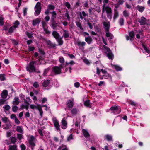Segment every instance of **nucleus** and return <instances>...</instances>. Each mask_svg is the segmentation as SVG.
<instances>
[{
	"mask_svg": "<svg viewBox=\"0 0 150 150\" xmlns=\"http://www.w3.org/2000/svg\"><path fill=\"white\" fill-rule=\"evenodd\" d=\"M103 47L105 51V52L107 54V57L109 59L112 60L114 58V55L110 48L104 45H103Z\"/></svg>",
	"mask_w": 150,
	"mask_h": 150,
	"instance_id": "f257e3e1",
	"label": "nucleus"
},
{
	"mask_svg": "<svg viewBox=\"0 0 150 150\" xmlns=\"http://www.w3.org/2000/svg\"><path fill=\"white\" fill-rule=\"evenodd\" d=\"M36 63L35 61H31L26 67L27 70L30 72H36L35 67L34 66V64Z\"/></svg>",
	"mask_w": 150,
	"mask_h": 150,
	"instance_id": "f03ea898",
	"label": "nucleus"
},
{
	"mask_svg": "<svg viewBox=\"0 0 150 150\" xmlns=\"http://www.w3.org/2000/svg\"><path fill=\"white\" fill-rule=\"evenodd\" d=\"M35 16H38L40 13L41 11V4L40 2H38L37 3L35 7Z\"/></svg>",
	"mask_w": 150,
	"mask_h": 150,
	"instance_id": "7ed1b4c3",
	"label": "nucleus"
},
{
	"mask_svg": "<svg viewBox=\"0 0 150 150\" xmlns=\"http://www.w3.org/2000/svg\"><path fill=\"white\" fill-rule=\"evenodd\" d=\"M42 38V40L46 41V44L50 48H52L56 47V45L55 44L52 43L50 40H47L45 38Z\"/></svg>",
	"mask_w": 150,
	"mask_h": 150,
	"instance_id": "20e7f679",
	"label": "nucleus"
},
{
	"mask_svg": "<svg viewBox=\"0 0 150 150\" xmlns=\"http://www.w3.org/2000/svg\"><path fill=\"white\" fill-rule=\"evenodd\" d=\"M50 23L51 24V27L54 30H57V27H59V26L57 25L55 20H51Z\"/></svg>",
	"mask_w": 150,
	"mask_h": 150,
	"instance_id": "39448f33",
	"label": "nucleus"
},
{
	"mask_svg": "<svg viewBox=\"0 0 150 150\" xmlns=\"http://www.w3.org/2000/svg\"><path fill=\"white\" fill-rule=\"evenodd\" d=\"M138 21L141 25H144L146 23V19L144 17H142L138 19Z\"/></svg>",
	"mask_w": 150,
	"mask_h": 150,
	"instance_id": "423d86ee",
	"label": "nucleus"
},
{
	"mask_svg": "<svg viewBox=\"0 0 150 150\" xmlns=\"http://www.w3.org/2000/svg\"><path fill=\"white\" fill-rule=\"evenodd\" d=\"M53 70L55 74H59L61 73V69L58 66L54 67L53 69Z\"/></svg>",
	"mask_w": 150,
	"mask_h": 150,
	"instance_id": "0eeeda50",
	"label": "nucleus"
},
{
	"mask_svg": "<svg viewBox=\"0 0 150 150\" xmlns=\"http://www.w3.org/2000/svg\"><path fill=\"white\" fill-rule=\"evenodd\" d=\"M110 109L112 111H116L117 113H119L121 112L120 108L117 106H114L110 108Z\"/></svg>",
	"mask_w": 150,
	"mask_h": 150,
	"instance_id": "6e6552de",
	"label": "nucleus"
},
{
	"mask_svg": "<svg viewBox=\"0 0 150 150\" xmlns=\"http://www.w3.org/2000/svg\"><path fill=\"white\" fill-rule=\"evenodd\" d=\"M106 36L108 37V39L109 40V42L110 43H112V40L113 38V35L111 33H110L108 32H106Z\"/></svg>",
	"mask_w": 150,
	"mask_h": 150,
	"instance_id": "1a4fd4ad",
	"label": "nucleus"
},
{
	"mask_svg": "<svg viewBox=\"0 0 150 150\" xmlns=\"http://www.w3.org/2000/svg\"><path fill=\"white\" fill-rule=\"evenodd\" d=\"M61 128L63 129H65L67 126V123L65 118L62 119L61 121Z\"/></svg>",
	"mask_w": 150,
	"mask_h": 150,
	"instance_id": "9d476101",
	"label": "nucleus"
},
{
	"mask_svg": "<svg viewBox=\"0 0 150 150\" xmlns=\"http://www.w3.org/2000/svg\"><path fill=\"white\" fill-rule=\"evenodd\" d=\"M53 123L57 131H60V125L58 122L56 120H53Z\"/></svg>",
	"mask_w": 150,
	"mask_h": 150,
	"instance_id": "9b49d317",
	"label": "nucleus"
},
{
	"mask_svg": "<svg viewBox=\"0 0 150 150\" xmlns=\"http://www.w3.org/2000/svg\"><path fill=\"white\" fill-rule=\"evenodd\" d=\"M104 28H105L106 32H108L109 29L110 22H106L104 21L103 22Z\"/></svg>",
	"mask_w": 150,
	"mask_h": 150,
	"instance_id": "f8f14e48",
	"label": "nucleus"
},
{
	"mask_svg": "<svg viewBox=\"0 0 150 150\" xmlns=\"http://www.w3.org/2000/svg\"><path fill=\"white\" fill-rule=\"evenodd\" d=\"M41 21V19L40 18H38L33 20L32 21V25L33 26H35L36 25H38Z\"/></svg>",
	"mask_w": 150,
	"mask_h": 150,
	"instance_id": "ddd939ff",
	"label": "nucleus"
},
{
	"mask_svg": "<svg viewBox=\"0 0 150 150\" xmlns=\"http://www.w3.org/2000/svg\"><path fill=\"white\" fill-rule=\"evenodd\" d=\"M73 101L71 100H69L67 102V107L69 109V110L73 107Z\"/></svg>",
	"mask_w": 150,
	"mask_h": 150,
	"instance_id": "4468645a",
	"label": "nucleus"
},
{
	"mask_svg": "<svg viewBox=\"0 0 150 150\" xmlns=\"http://www.w3.org/2000/svg\"><path fill=\"white\" fill-rule=\"evenodd\" d=\"M8 95V92L6 90H5L3 91L1 94V97L4 99L6 98Z\"/></svg>",
	"mask_w": 150,
	"mask_h": 150,
	"instance_id": "2eb2a0df",
	"label": "nucleus"
},
{
	"mask_svg": "<svg viewBox=\"0 0 150 150\" xmlns=\"http://www.w3.org/2000/svg\"><path fill=\"white\" fill-rule=\"evenodd\" d=\"M82 132L84 136L86 138L90 137V135L88 132L85 129H83L82 130Z\"/></svg>",
	"mask_w": 150,
	"mask_h": 150,
	"instance_id": "dca6fc26",
	"label": "nucleus"
},
{
	"mask_svg": "<svg viewBox=\"0 0 150 150\" xmlns=\"http://www.w3.org/2000/svg\"><path fill=\"white\" fill-rule=\"evenodd\" d=\"M19 99L18 97H16L14 99V100L12 102V103L14 105H18L19 103Z\"/></svg>",
	"mask_w": 150,
	"mask_h": 150,
	"instance_id": "f3484780",
	"label": "nucleus"
},
{
	"mask_svg": "<svg viewBox=\"0 0 150 150\" xmlns=\"http://www.w3.org/2000/svg\"><path fill=\"white\" fill-rule=\"evenodd\" d=\"M52 35L56 39L60 37L59 34L55 31H54L52 32Z\"/></svg>",
	"mask_w": 150,
	"mask_h": 150,
	"instance_id": "a211bd4d",
	"label": "nucleus"
},
{
	"mask_svg": "<svg viewBox=\"0 0 150 150\" xmlns=\"http://www.w3.org/2000/svg\"><path fill=\"white\" fill-rule=\"evenodd\" d=\"M62 37H59L57 39H56V40L58 43V45H62L63 44V41L62 40Z\"/></svg>",
	"mask_w": 150,
	"mask_h": 150,
	"instance_id": "6ab92c4d",
	"label": "nucleus"
},
{
	"mask_svg": "<svg viewBox=\"0 0 150 150\" xmlns=\"http://www.w3.org/2000/svg\"><path fill=\"white\" fill-rule=\"evenodd\" d=\"M52 14V16L51 20H55V19L56 18L57 13L55 11H53L50 13Z\"/></svg>",
	"mask_w": 150,
	"mask_h": 150,
	"instance_id": "aec40b11",
	"label": "nucleus"
},
{
	"mask_svg": "<svg viewBox=\"0 0 150 150\" xmlns=\"http://www.w3.org/2000/svg\"><path fill=\"white\" fill-rule=\"evenodd\" d=\"M85 41L88 44H90L91 43L92 39V38L90 37H86L85 38Z\"/></svg>",
	"mask_w": 150,
	"mask_h": 150,
	"instance_id": "412c9836",
	"label": "nucleus"
},
{
	"mask_svg": "<svg viewBox=\"0 0 150 150\" xmlns=\"http://www.w3.org/2000/svg\"><path fill=\"white\" fill-rule=\"evenodd\" d=\"M105 10L106 11L107 13H112V10L111 8L108 6H107L105 8Z\"/></svg>",
	"mask_w": 150,
	"mask_h": 150,
	"instance_id": "4be33fe9",
	"label": "nucleus"
},
{
	"mask_svg": "<svg viewBox=\"0 0 150 150\" xmlns=\"http://www.w3.org/2000/svg\"><path fill=\"white\" fill-rule=\"evenodd\" d=\"M119 16V13L118 11L116 9L114 10V15L113 16V19L114 20L116 19Z\"/></svg>",
	"mask_w": 150,
	"mask_h": 150,
	"instance_id": "5701e85b",
	"label": "nucleus"
},
{
	"mask_svg": "<svg viewBox=\"0 0 150 150\" xmlns=\"http://www.w3.org/2000/svg\"><path fill=\"white\" fill-rule=\"evenodd\" d=\"M63 35L64 38H66L69 37V35L68 31L65 30H63Z\"/></svg>",
	"mask_w": 150,
	"mask_h": 150,
	"instance_id": "b1692460",
	"label": "nucleus"
},
{
	"mask_svg": "<svg viewBox=\"0 0 150 150\" xmlns=\"http://www.w3.org/2000/svg\"><path fill=\"white\" fill-rule=\"evenodd\" d=\"M136 8L138 10L141 12H142L145 9L144 7L140 6L139 5L137 6Z\"/></svg>",
	"mask_w": 150,
	"mask_h": 150,
	"instance_id": "393cba45",
	"label": "nucleus"
},
{
	"mask_svg": "<svg viewBox=\"0 0 150 150\" xmlns=\"http://www.w3.org/2000/svg\"><path fill=\"white\" fill-rule=\"evenodd\" d=\"M50 82V81L49 80H46L43 83L42 85L45 87L47 86Z\"/></svg>",
	"mask_w": 150,
	"mask_h": 150,
	"instance_id": "a878e982",
	"label": "nucleus"
},
{
	"mask_svg": "<svg viewBox=\"0 0 150 150\" xmlns=\"http://www.w3.org/2000/svg\"><path fill=\"white\" fill-rule=\"evenodd\" d=\"M105 139L108 141H112V136L109 135H106L105 136Z\"/></svg>",
	"mask_w": 150,
	"mask_h": 150,
	"instance_id": "bb28decb",
	"label": "nucleus"
},
{
	"mask_svg": "<svg viewBox=\"0 0 150 150\" xmlns=\"http://www.w3.org/2000/svg\"><path fill=\"white\" fill-rule=\"evenodd\" d=\"M16 131L21 134L23 133V131L21 126H17L16 129Z\"/></svg>",
	"mask_w": 150,
	"mask_h": 150,
	"instance_id": "cd10ccee",
	"label": "nucleus"
},
{
	"mask_svg": "<svg viewBox=\"0 0 150 150\" xmlns=\"http://www.w3.org/2000/svg\"><path fill=\"white\" fill-rule=\"evenodd\" d=\"M11 125L10 124H6L3 125V129H8L11 127Z\"/></svg>",
	"mask_w": 150,
	"mask_h": 150,
	"instance_id": "c85d7f7f",
	"label": "nucleus"
},
{
	"mask_svg": "<svg viewBox=\"0 0 150 150\" xmlns=\"http://www.w3.org/2000/svg\"><path fill=\"white\" fill-rule=\"evenodd\" d=\"M113 67L115 68L116 71H121L122 70V68L120 66L117 65H113Z\"/></svg>",
	"mask_w": 150,
	"mask_h": 150,
	"instance_id": "c756f323",
	"label": "nucleus"
},
{
	"mask_svg": "<svg viewBox=\"0 0 150 150\" xmlns=\"http://www.w3.org/2000/svg\"><path fill=\"white\" fill-rule=\"evenodd\" d=\"M8 150H17V146L15 145L13 146H9Z\"/></svg>",
	"mask_w": 150,
	"mask_h": 150,
	"instance_id": "7c9ffc66",
	"label": "nucleus"
},
{
	"mask_svg": "<svg viewBox=\"0 0 150 150\" xmlns=\"http://www.w3.org/2000/svg\"><path fill=\"white\" fill-rule=\"evenodd\" d=\"M55 8L54 6L52 4H49L47 7V9L49 10H53Z\"/></svg>",
	"mask_w": 150,
	"mask_h": 150,
	"instance_id": "2f4dec72",
	"label": "nucleus"
},
{
	"mask_svg": "<svg viewBox=\"0 0 150 150\" xmlns=\"http://www.w3.org/2000/svg\"><path fill=\"white\" fill-rule=\"evenodd\" d=\"M123 14L125 17L128 18L129 17V13L126 10H125L123 11Z\"/></svg>",
	"mask_w": 150,
	"mask_h": 150,
	"instance_id": "473e14b6",
	"label": "nucleus"
},
{
	"mask_svg": "<svg viewBox=\"0 0 150 150\" xmlns=\"http://www.w3.org/2000/svg\"><path fill=\"white\" fill-rule=\"evenodd\" d=\"M77 44L78 46H80L81 47H83L85 45L86 43L84 42H81L80 41H78L77 42Z\"/></svg>",
	"mask_w": 150,
	"mask_h": 150,
	"instance_id": "72a5a7b5",
	"label": "nucleus"
},
{
	"mask_svg": "<svg viewBox=\"0 0 150 150\" xmlns=\"http://www.w3.org/2000/svg\"><path fill=\"white\" fill-rule=\"evenodd\" d=\"M4 110L5 112L6 111H8L10 108V107L8 105H6L4 106L3 107Z\"/></svg>",
	"mask_w": 150,
	"mask_h": 150,
	"instance_id": "f704fd0d",
	"label": "nucleus"
},
{
	"mask_svg": "<svg viewBox=\"0 0 150 150\" xmlns=\"http://www.w3.org/2000/svg\"><path fill=\"white\" fill-rule=\"evenodd\" d=\"M50 69V67H48L47 68L45 69L44 71V72L43 73V75L44 76H46L47 74Z\"/></svg>",
	"mask_w": 150,
	"mask_h": 150,
	"instance_id": "c9c22d12",
	"label": "nucleus"
},
{
	"mask_svg": "<svg viewBox=\"0 0 150 150\" xmlns=\"http://www.w3.org/2000/svg\"><path fill=\"white\" fill-rule=\"evenodd\" d=\"M72 115L76 114L77 113V110L76 108H73L71 111Z\"/></svg>",
	"mask_w": 150,
	"mask_h": 150,
	"instance_id": "e433bc0d",
	"label": "nucleus"
},
{
	"mask_svg": "<svg viewBox=\"0 0 150 150\" xmlns=\"http://www.w3.org/2000/svg\"><path fill=\"white\" fill-rule=\"evenodd\" d=\"M134 33L133 31H131L129 33V35L130 37V40H132L133 38V37H134Z\"/></svg>",
	"mask_w": 150,
	"mask_h": 150,
	"instance_id": "4c0bfd02",
	"label": "nucleus"
},
{
	"mask_svg": "<svg viewBox=\"0 0 150 150\" xmlns=\"http://www.w3.org/2000/svg\"><path fill=\"white\" fill-rule=\"evenodd\" d=\"M18 109V108L16 106H12V110L13 112H16L17 110Z\"/></svg>",
	"mask_w": 150,
	"mask_h": 150,
	"instance_id": "58836bf2",
	"label": "nucleus"
},
{
	"mask_svg": "<svg viewBox=\"0 0 150 150\" xmlns=\"http://www.w3.org/2000/svg\"><path fill=\"white\" fill-rule=\"evenodd\" d=\"M76 25L80 29L82 30H83V28L82 27L80 22H76Z\"/></svg>",
	"mask_w": 150,
	"mask_h": 150,
	"instance_id": "ea45409f",
	"label": "nucleus"
},
{
	"mask_svg": "<svg viewBox=\"0 0 150 150\" xmlns=\"http://www.w3.org/2000/svg\"><path fill=\"white\" fill-rule=\"evenodd\" d=\"M15 27L13 26L10 27L8 30V33H11L13 32L14 30L15 29Z\"/></svg>",
	"mask_w": 150,
	"mask_h": 150,
	"instance_id": "a19ab883",
	"label": "nucleus"
},
{
	"mask_svg": "<svg viewBox=\"0 0 150 150\" xmlns=\"http://www.w3.org/2000/svg\"><path fill=\"white\" fill-rule=\"evenodd\" d=\"M10 140L12 143L14 144L16 142V139L15 137H10Z\"/></svg>",
	"mask_w": 150,
	"mask_h": 150,
	"instance_id": "79ce46f5",
	"label": "nucleus"
},
{
	"mask_svg": "<svg viewBox=\"0 0 150 150\" xmlns=\"http://www.w3.org/2000/svg\"><path fill=\"white\" fill-rule=\"evenodd\" d=\"M84 105L86 106L89 107L90 106L89 100H86L84 103Z\"/></svg>",
	"mask_w": 150,
	"mask_h": 150,
	"instance_id": "37998d69",
	"label": "nucleus"
},
{
	"mask_svg": "<svg viewBox=\"0 0 150 150\" xmlns=\"http://www.w3.org/2000/svg\"><path fill=\"white\" fill-rule=\"evenodd\" d=\"M25 33L26 35L29 38H31L33 37V34L31 33L26 32Z\"/></svg>",
	"mask_w": 150,
	"mask_h": 150,
	"instance_id": "c03bdc74",
	"label": "nucleus"
},
{
	"mask_svg": "<svg viewBox=\"0 0 150 150\" xmlns=\"http://www.w3.org/2000/svg\"><path fill=\"white\" fill-rule=\"evenodd\" d=\"M119 23L121 25H122L124 23V20L122 18H120L119 21Z\"/></svg>",
	"mask_w": 150,
	"mask_h": 150,
	"instance_id": "a18cd8bd",
	"label": "nucleus"
},
{
	"mask_svg": "<svg viewBox=\"0 0 150 150\" xmlns=\"http://www.w3.org/2000/svg\"><path fill=\"white\" fill-rule=\"evenodd\" d=\"M4 74H1L0 75V79L1 81H4L5 79Z\"/></svg>",
	"mask_w": 150,
	"mask_h": 150,
	"instance_id": "49530a36",
	"label": "nucleus"
},
{
	"mask_svg": "<svg viewBox=\"0 0 150 150\" xmlns=\"http://www.w3.org/2000/svg\"><path fill=\"white\" fill-rule=\"evenodd\" d=\"M2 120L4 123H6L7 122L9 121V120L8 119V118L7 117H3L2 118Z\"/></svg>",
	"mask_w": 150,
	"mask_h": 150,
	"instance_id": "de8ad7c7",
	"label": "nucleus"
},
{
	"mask_svg": "<svg viewBox=\"0 0 150 150\" xmlns=\"http://www.w3.org/2000/svg\"><path fill=\"white\" fill-rule=\"evenodd\" d=\"M59 61L60 63L63 64L64 62V59L62 57H61L59 59Z\"/></svg>",
	"mask_w": 150,
	"mask_h": 150,
	"instance_id": "09e8293b",
	"label": "nucleus"
},
{
	"mask_svg": "<svg viewBox=\"0 0 150 150\" xmlns=\"http://www.w3.org/2000/svg\"><path fill=\"white\" fill-rule=\"evenodd\" d=\"M30 145L33 147H34L35 144L34 142V141H28Z\"/></svg>",
	"mask_w": 150,
	"mask_h": 150,
	"instance_id": "8fccbe9b",
	"label": "nucleus"
},
{
	"mask_svg": "<svg viewBox=\"0 0 150 150\" xmlns=\"http://www.w3.org/2000/svg\"><path fill=\"white\" fill-rule=\"evenodd\" d=\"M19 24V22L18 21H15V23H14V25L13 26L15 28H16L18 26V25Z\"/></svg>",
	"mask_w": 150,
	"mask_h": 150,
	"instance_id": "3c124183",
	"label": "nucleus"
},
{
	"mask_svg": "<svg viewBox=\"0 0 150 150\" xmlns=\"http://www.w3.org/2000/svg\"><path fill=\"white\" fill-rule=\"evenodd\" d=\"M26 99L28 100H24V101L25 103L27 104L28 105L29 104V102H30V99L29 97L27 98Z\"/></svg>",
	"mask_w": 150,
	"mask_h": 150,
	"instance_id": "603ef678",
	"label": "nucleus"
},
{
	"mask_svg": "<svg viewBox=\"0 0 150 150\" xmlns=\"http://www.w3.org/2000/svg\"><path fill=\"white\" fill-rule=\"evenodd\" d=\"M24 108H25L27 110H28V105H24L22 104L21 106V108L23 109Z\"/></svg>",
	"mask_w": 150,
	"mask_h": 150,
	"instance_id": "864d4df0",
	"label": "nucleus"
},
{
	"mask_svg": "<svg viewBox=\"0 0 150 150\" xmlns=\"http://www.w3.org/2000/svg\"><path fill=\"white\" fill-rule=\"evenodd\" d=\"M4 25L3 18L2 17H0V25L2 26Z\"/></svg>",
	"mask_w": 150,
	"mask_h": 150,
	"instance_id": "5fc2aeb1",
	"label": "nucleus"
},
{
	"mask_svg": "<svg viewBox=\"0 0 150 150\" xmlns=\"http://www.w3.org/2000/svg\"><path fill=\"white\" fill-rule=\"evenodd\" d=\"M6 101V100L4 98L0 99V105H2L4 104Z\"/></svg>",
	"mask_w": 150,
	"mask_h": 150,
	"instance_id": "6e6d98bb",
	"label": "nucleus"
},
{
	"mask_svg": "<svg viewBox=\"0 0 150 150\" xmlns=\"http://www.w3.org/2000/svg\"><path fill=\"white\" fill-rule=\"evenodd\" d=\"M143 47L144 49V50L147 53H150V50H149L148 49V48H147L146 47L143 45Z\"/></svg>",
	"mask_w": 150,
	"mask_h": 150,
	"instance_id": "4d7b16f0",
	"label": "nucleus"
},
{
	"mask_svg": "<svg viewBox=\"0 0 150 150\" xmlns=\"http://www.w3.org/2000/svg\"><path fill=\"white\" fill-rule=\"evenodd\" d=\"M38 110L39 111L40 116H41V117H42V115L43 112L42 111V108H39L38 109Z\"/></svg>",
	"mask_w": 150,
	"mask_h": 150,
	"instance_id": "13d9d810",
	"label": "nucleus"
},
{
	"mask_svg": "<svg viewBox=\"0 0 150 150\" xmlns=\"http://www.w3.org/2000/svg\"><path fill=\"white\" fill-rule=\"evenodd\" d=\"M30 108L32 109H34V108H35L38 109L39 108L38 107L35 106L33 104L31 105H30Z\"/></svg>",
	"mask_w": 150,
	"mask_h": 150,
	"instance_id": "bf43d9fd",
	"label": "nucleus"
},
{
	"mask_svg": "<svg viewBox=\"0 0 150 150\" xmlns=\"http://www.w3.org/2000/svg\"><path fill=\"white\" fill-rule=\"evenodd\" d=\"M17 138H18L19 140H21L22 138V135L19 134H17Z\"/></svg>",
	"mask_w": 150,
	"mask_h": 150,
	"instance_id": "052dcab7",
	"label": "nucleus"
},
{
	"mask_svg": "<svg viewBox=\"0 0 150 150\" xmlns=\"http://www.w3.org/2000/svg\"><path fill=\"white\" fill-rule=\"evenodd\" d=\"M33 86L35 88H37L39 87V85L37 82H35L33 84Z\"/></svg>",
	"mask_w": 150,
	"mask_h": 150,
	"instance_id": "680f3d73",
	"label": "nucleus"
},
{
	"mask_svg": "<svg viewBox=\"0 0 150 150\" xmlns=\"http://www.w3.org/2000/svg\"><path fill=\"white\" fill-rule=\"evenodd\" d=\"M28 50L30 51H33L35 49V48L34 47H31L28 46Z\"/></svg>",
	"mask_w": 150,
	"mask_h": 150,
	"instance_id": "e2e57ef3",
	"label": "nucleus"
},
{
	"mask_svg": "<svg viewBox=\"0 0 150 150\" xmlns=\"http://www.w3.org/2000/svg\"><path fill=\"white\" fill-rule=\"evenodd\" d=\"M87 24L91 29L93 28V26L91 23H90L88 21Z\"/></svg>",
	"mask_w": 150,
	"mask_h": 150,
	"instance_id": "0e129e2a",
	"label": "nucleus"
},
{
	"mask_svg": "<svg viewBox=\"0 0 150 150\" xmlns=\"http://www.w3.org/2000/svg\"><path fill=\"white\" fill-rule=\"evenodd\" d=\"M107 17L110 19H111L112 18V13H107Z\"/></svg>",
	"mask_w": 150,
	"mask_h": 150,
	"instance_id": "69168bd1",
	"label": "nucleus"
},
{
	"mask_svg": "<svg viewBox=\"0 0 150 150\" xmlns=\"http://www.w3.org/2000/svg\"><path fill=\"white\" fill-rule=\"evenodd\" d=\"M15 120V123L17 125H18L20 123V121H19V120L17 119V118L16 117V119L14 120Z\"/></svg>",
	"mask_w": 150,
	"mask_h": 150,
	"instance_id": "338daca9",
	"label": "nucleus"
},
{
	"mask_svg": "<svg viewBox=\"0 0 150 150\" xmlns=\"http://www.w3.org/2000/svg\"><path fill=\"white\" fill-rule=\"evenodd\" d=\"M58 150H67V148H63L62 146H60L58 148Z\"/></svg>",
	"mask_w": 150,
	"mask_h": 150,
	"instance_id": "774afa93",
	"label": "nucleus"
}]
</instances>
